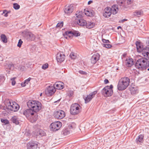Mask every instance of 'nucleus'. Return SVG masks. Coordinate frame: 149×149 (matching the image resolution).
<instances>
[{
    "label": "nucleus",
    "instance_id": "obj_50",
    "mask_svg": "<svg viewBox=\"0 0 149 149\" xmlns=\"http://www.w3.org/2000/svg\"><path fill=\"white\" fill-rule=\"evenodd\" d=\"M15 78H13L11 79V80L12 81V84L13 86H14L15 85L16 82L15 80Z\"/></svg>",
    "mask_w": 149,
    "mask_h": 149
},
{
    "label": "nucleus",
    "instance_id": "obj_38",
    "mask_svg": "<svg viewBox=\"0 0 149 149\" xmlns=\"http://www.w3.org/2000/svg\"><path fill=\"white\" fill-rule=\"evenodd\" d=\"M10 13V10L7 11L6 10H3V13H1V14L3 15V14H4V16L5 17H7L8 16V14Z\"/></svg>",
    "mask_w": 149,
    "mask_h": 149
},
{
    "label": "nucleus",
    "instance_id": "obj_62",
    "mask_svg": "<svg viewBox=\"0 0 149 149\" xmlns=\"http://www.w3.org/2000/svg\"><path fill=\"white\" fill-rule=\"evenodd\" d=\"M127 20V19H123V20H121V22L122 23H123V22H124L125 21H126Z\"/></svg>",
    "mask_w": 149,
    "mask_h": 149
},
{
    "label": "nucleus",
    "instance_id": "obj_47",
    "mask_svg": "<svg viewBox=\"0 0 149 149\" xmlns=\"http://www.w3.org/2000/svg\"><path fill=\"white\" fill-rule=\"evenodd\" d=\"M23 42L22 41L21 39H20L19 40L17 46L18 47H20L21 46V45L22 43Z\"/></svg>",
    "mask_w": 149,
    "mask_h": 149
},
{
    "label": "nucleus",
    "instance_id": "obj_45",
    "mask_svg": "<svg viewBox=\"0 0 149 149\" xmlns=\"http://www.w3.org/2000/svg\"><path fill=\"white\" fill-rule=\"evenodd\" d=\"M127 55V54L126 53H124L122 56L121 58L122 59H123V61H124V60H125L126 58V56Z\"/></svg>",
    "mask_w": 149,
    "mask_h": 149
},
{
    "label": "nucleus",
    "instance_id": "obj_64",
    "mask_svg": "<svg viewBox=\"0 0 149 149\" xmlns=\"http://www.w3.org/2000/svg\"><path fill=\"white\" fill-rule=\"evenodd\" d=\"M148 44L149 45V38H148Z\"/></svg>",
    "mask_w": 149,
    "mask_h": 149
},
{
    "label": "nucleus",
    "instance_id": "obj_53",
    "mask_svg": "<svg viewBox=\"0 0 149 149\" xmlns=\"http://www.w3.org/2000/svg\"><path fill=\"white\" fill-rule=\"evenodd\" d=\"M75 124L74 123H72L69 126L70 128V129H73L75 128Z\"/></svg>",
    "mask_w": 149,
    "mask_h": 149
},
{
    "label": "nucleus",
    "instance_id": "obj_37",
    "mask_svg": "<svg viewBox=\"0 0 149 149\" xmlns=\"http://www.w3.org/2000/svg\"><path fill=\"white\" fill-rule=\"evenodd\" d=\"M62 133L64 135H67L70 133V132L68 129H65L63 130Z\"/></svg>",
    "mask_w": 149,
    "mask_h": 149
},
{
    "label": "nucleus",
    "instance_id": "obj_19",
    "mask_svg": "<svg viewBox=\"0 0 149 149\" xmlns=\"http://www.w3.org/2000/svg\"><path fill=\"white\" fill-rule=\"evenodd\" d=\"M64 84L61 82H58L56 83L53 85L54 86H55V88L57 89H61L64 88Z\"/></svg>",
    "mask_w": 149,
    "mask_h": 149
},
{
    "label": "nucleus",
    "instance_id": "obj_60",
    "mask_svg": "<svg viewBox=\"0 0 149 149\" xmlns=\"http://www.w3.org/2000/svg\"><path fill=\"white\" fill-rule=\"evenodd\" d=\"M93 1L92 0H90L88 2V5H90L91 3L93 2Z\"/></svg>",
    "mask_w": 149,
    "mask_h": 149
},
{
    "label": "nucleus",
    "instance_id": "obj_42",
    "mask_svg": "<svg viewBox=\"0 0 149 149\" xmlns=\"http://www.w3.org/2000/svg\"><path fill=\"white\" fill-rule=\"evenodd\" d=\"M103 46L107 48H110L112 47L111 45L108 44H104L103 45Z\"/></svg>",
    "mask_w": 149,
    "mask_h": 149
},
{
    "label": "nucleus",
    "instance_id": "obj_61",
    "mask_svg": "<svg viewBox=\"0 0 149 149\" xmlns=\"http://www.w3.org/2000/svg\"><path fill=\"white\" fill-rule=\"evenodd\" d=\"M3 59L2 57L0 56V61H3Z\"/></svg>",
    "mask_w": 149,
    "mask_h": 149
},
{
    "label": "nucleus",
    "instance_id": "obj_7",
    "mask_svg": "<svg viewBox=\"0 0 149 149\" xmlns=\"http://www.w3.org/2000/svg\"><path fill=\"white\" fill-rule=\"evenodd\" d=\"M101 93L104 96L109 97L112 95L113 91L112 89H109L108 86H105L102 90Z\"/></svg>",
    "mask_w": 149,
    "mask_h": 149
},
{
    "label": "nucleus",
    "instance_id": "obj_21",
    "mask_svg": "<svg viewBox=\"0 0 149 149\" xmlns=\"http://www.w3.org/2000/svg\"><path fill=\"white\" fill-rule=\"evenodd\" d=\"M135 44L136 45L137 52L139 53H141L143 51V50L144 48V47H143V46L141 45L140 42L138 41H136V42Z\"/></svg>",
    "mask_w": 149,
    "mask_h": 149
},
{
    "label": "nucleus",
    "instance_id": "obj_16",
    "mask_svg": "<svg viewBox=\"0 0 149 149\" xmlns=\"http://www.w3.org/2000/svg\"><path fill=\"white\" fill-rule=\"evenodd\" d=\"M35 135L39 137L44 136L45 135V132L43 130L40 129H38L36 130L35 132Z\"/></svg>",
    "mask_w": 149,
    "mask_h": 149
},
{
    "label": "nucleus",
    "instance_id": "obj_5",
    "mask_svg": "<svg viewBox=\"0 0 149 149\" xmlns=\"http://www.w3.org/2000/svg\"><path fill=\"white\" fill-rule=\"evenodd\" d=\"M81 107L79 104L75 103L72 104L70 109L71 114L74 115L78 114L81 112Z\"/></svg>",
    "mask_w": 149,
    "mask_h": 149
},
{
    "label": "nucleus",
    "instance_id": "obj_57",
    "mask_svg": "<svg viewBox=\"0 0 149 149\" xmlns=\"http://www.w3.org/2000/svg\"><path fill=\"white\" fill-rule=\"evenodd\" d=\"M109 80L107 79H105L104 80V83L105 84H107L109 83Z\"/></svg>",
    "mask_w": 149,
    "mask_h": 149
},
{
    "label": "nucleus",
    "instance_id": "obj_23",
    "mask_svg": "<svg viewBox=\"0 0 149 149\" xmlns=\"http://www.w3.org/2000/svg\"><path fill=\"white\" fill-rule=\"evenodd\" d=\"M143 14V12L142 10H136L133 13V15L134 16L139 17Z\"/></svg>",
    "mask_w": 149,
    "mask_h": 149
},
{
    "label": "nucleus",
    "instance_id": "obj_29",
    "mask_svg": "<svg viewBox=\"0 0 149 149\" xmlns=\"http://www.w3.org/2000/svg\"><path fill=\"white\" fill-rule=\"evenodd\" d=\"M82 13L81 11H79L78 13V11H77V13L75 14L76 17V22L78 20V19H82Z\"/></svg>",
    "mask_w": 149,
    "mask_h": 149
},
{
    "label": "nucleus",
    "instance_id": "obj_15",
    "mask_svg": "<svg viewBox=\"0 0 149 149\" xmlns=\"http://www.w3.org/2000/svg\"><path fill=\"white\" fill-rule=\"evenodd\" d=\"M65 56L64 54L58 53L56 55V60L58 62L61 63L65 60Z\"/></svg>",
    "mask_w": 149,
    "mask_h": 149
},
{
    "label": "nucleus",
    "instance_id": "obj_11",
    "mask_svg": "<svg viewBox=\"0 0 149 149\" xmlns=\"http://www.w3.org/2000/svg\"><path fill=\"white\" fill-rule=\"evenodd\" d=\"M38 143L34 141H30L27 144V149H37Z\"/></svg>",
    "mask_w": 149,
    "mask_h": 149
},
{
    "label": "nucleus",
    "instance_id": "obj_24",
    "mask_svg": "<svg viewBox=\"0 0 149 149\" xmlns=\"http://www.w3.org/2000/svg\"><path fill=\"white\" fill-rule=\"evenodd\" d=\"M143 137L144 135L143 134L139 135L136 140V142L138 144L140 143H142L143 141Z\"/></svg>",
    "mask_w": 149,
    "mask_h": 149
},
{
    "label": "nucleus",
    "instance_id": "obj_39",
    "mask_svg": "<svg viewBox=\"0 0 149 149\" xmlns=\"http://www.w3.org/2000/svg\"><path fill=\"white\" fill-rule=\"evenodd\" d=\"M84 12L85 14L87 16H91L92 15V13L91 12H90L89 10H87L86 11V9H85Z\"/></svg>",
    "mask_w": 149,
    "mask_h": 149
},
{
    "label": "nucleus",
    "instance_id": "obj_41",
    "mask_svg": "<svg viewBox=\"0 0 149 149\" xmlns=\"http://www.w3.org/2000/svg\"><path fill=\"white\" fill-rule=\"evenodd\" d=\"M70 56L71 59H75L76 57V54L72 52L70 54Z\"/></svg>",
    "mask_w": 149,
    "mask_h": 149
},
{
    "label": "nucleus",
    "instance_id": "obj_49",
    "mask_svg": "<svg viewBox=\"0 0 149 149\" xmlns=\"http://www.w3.org/2000/svg\"><path fill=\"white\" fill-rule=\"evenodd\" d=\"M82 75H86L87 74V73L85 71L82 70H80L78 71Z\"/></svg>",
    "mask_w": 149,
    "mask_h": 149
},
{
    "label": "nucleus",
    "instance_id": "obj_48",
    "mask_svg": "<svg viewBox=\"0 0 149 149\" xmlns=\"http://www.w3.org/2000/svg\"><path fill=\"white\" fill-rule=\"evenodd\" d=\"M63 22H62L60 23H58L57 25L56 26L57 27H60L61 28L63 26Z\"/></svg>",
    "mask_w": 149,
    "mask_h": 149
},
{
    "label": "nucleus",
    "instance_id": "obj_4",
    "mask_svg": "<svg viewBox=\"0 0 149 149\" xmlns=\"http://www.w3.org/2000/svg\"><path fill=\"white\" fill-rule=\"evenodd\" d=\"M5 104L8 109L13 111H16L19 108L18 104L12 100H7L5 102Z\"/></svg>",
    "mask_w": 149,
    "mask_h": 149
},
{
    "label": "nucleus",
    "instance_id": "obj_12",
    "mask_svg": "<svg viewBox=\"0 0 149 149\" xmlns=\"http://www.w3.org/2000/svg\"><path fill=\"white\" fill-rule=\"evenodd\" d=\"M97 91H95L90 93L89 95L84 98L85 103H87L89 102L95 96V95L97 93Z\"/></svg>",
    "mask_w": 149,
    "mask_h": 149
},
{
    "label": "nucleus",
    "instance_id": "obj_9",
    "mask_svg": "<svg viewBox=\"0 0 149 149\" xmlns=\"http://www.w3.org/2000/svg\"><path fill=\"white\" fill-rule=\"evenodd\" d=\"M36 113L32 109V108H29L25 110L23 112V114L25 115L26 117L28 118H33V116L34 115V114Z\"/></svg>",
    "mask_w": 149,
    "mask_h": 149
},
{
    "label": "nucleus",
    "instance_id": "obj_51",
    "mask_svg": "<svg viewBox=\"0 0 149 149\" xmlns=\"http://www.w3.org/2000/svg\"><path fill=\"white\" fill-rule=\"evenodd\" d=\"M73 94V92L72 91H69L68 93V95L70 97H72Z\"/></svg>",
    "mask_w": 149,
    "mask_h": 149
},
{
    "label": "nucleus",
    "instance_id": "obj_27",
    "mask_svg": "<svg viewBox=\"0 0 149 149\" xmlns=\"http://www.w3.org/2000/svg\"><path fill=\"white\" fill-rule=\"evenodd\" d=\"M95 24L94 23L91 22H86V24H85V26H86V28L88 29H91L93 28L95 26Z\"/></svg>",
    "mask_w": 149,
    "mask_h": 149
},
{
    "label": "nucleus",
    "instance_id": "obj_2",
    "mask_svg": "<svg viewBox=\"0 0 149 149\" xmlns=\"http://www.w3.org/2000/svg\"><path fill=\"white\" fill-rule=\"evenodd\" d=\"M27 105L29 108L32 109L36 113L38 112L42 108V104L38 101H30L27 102Z\"/></svg>",
    "mask_w": 149,
    "mask_h": 149
},
{
    "label": "nucleus",
    "instance_id": "obj_14",
    "mask_svg": "<svg viewBox=\"0 0 149 149\" xmlns=\"http://www.w3.org/2000/svg\"><path fill=\"white\" fill-rule=\"evenodd\" d=\"M144 58L149 60V47H146L141 52Z\"/></svg>",
    "mask_w": 149,
    "mask_h": 149
},
{
    "label": "nucleus",
    "instance_id": "obj_3",
    "mask_svg": "<svg viewBox=\"0 0 149 149\" xmlns=\"http://www.w3.org/2000/svg\"><path fill=\"white\" fill-rule=\"evenodd\" d=\"M130 83V79L128 77H123L119 80L118 85V88L119 91L125 90L128 86Z\"/></svg>",
    "mask_w": 149,
    "mask_h": 149
},
{
    "label": "nucleus",
    "instance_id": "obj_52",
    "mask_svg": "<svg viewBox=\"0 0 149 149\" xmlns=\"http://www.w3.org/2000/svg\"><path fill=\"white\" fill-rule=\"evenodd\" d=\"M107 11V12H111V8L110 7H107L105 8L104 10V12Z\"/></svg>",
    "mask_w": 149,
    "mask_h": 149
},
{
    "label": "nucleus",
    "instance_id": "obj_17",
    "mask_svg": "<svg viewBox=\"0 0 149 149\" xmlns=\"http://www.w3.org/2000/svg\"><path fill=\"white\" fill-rule=\"evenodd\" d=\"M123 62H125L126 65L127 67H130L133 64V59L132 58L127 57Z\"/></svg>",
    "mask_w": 149,
    "mask_h": 149
},
{
    "label": "nucleus",
    "instance_id": "obj_26",
    "mask_svg": "<svg viewBox=\"0 0 149 149\" xmlns=\"http://www.w3.org/2000/svg\"><path fill=\"white\" fill-rule=\"evenodd\" d=\"M72 36V31H67L64 34V36L66 39L70 38Z\"/></svg>",
    "mask_w": 149,
    "mask_h": 149
},
{
    "label": "nucleus",
    "instance_id": "obj_13",
    "mask_svg": "<svg viewBox=\"0 0 149 149\" xmlns=\"http://www.w3.org/2000/svg\"><path fill=\"white\" fill-rule=\"evenodd\" d=\"M73 6L70 5L68 6H65L64 8V11L65 13L68 15H69L73 11Z\"/></svg>",
    "mask_w": 149,
    "mask_h": 149
},
{
    "label": "nucleus",
    "instance_id": "obj_35",
    "mask_svg": "<svg viewBox=\"0 0 149 149\" xmlns=\"http://www.w3.org/2000/svg\"><path fill=\"white\" fill-rule=\"evenodd\" d=\"M112 13L111 12H107L105 11L103 13V16L106 18L109 17L111 15V14Z\"/></svg>",
    "mask_w": 149,
    "mask_h": 149
},
{
    "label": "nucleus",
    "instance_id": "obj_8",
    "mask_svg": "<svg viewBox=\"0 0 149 149\" xmlns=\"http://www.w3.org/2000/svg\"><path fill=\"white\" fill-rule=\"evenodd\" d=\"M65 116V112L62 110H59L54 112V116L56 118L61 119L64 117Z\"/></svg>",
    "mask_w": 149,
    "mask_h": 149
},
{
    "label": "nucleus",
    "instance_id": "obj_43",
    "mask_svg": "<svg viewBox=\"0 0 149 149\" xmlns=\"http://www.w3.org/2000/svg\"><path fill=\"white\" fill-rule=\"evenodd\" d=\"M5 80V77L2 75H0V83H3Z\"/></svg>",
    "mask_w": 149,
    "mask_h": 149
},
{
    "label": "nucleus",
    "instance_id": "obj_56",
    "mask_svg": "<svg viewBox=\"0 0 149 149\" xmlns=\"http://www.w3.org/2000/svg\"><path fill=\"white\" fill-rule=\"evenodd\" d=\"M132 2V0H127V3L128 4H131Z\"/></svg>",
    "mask_w": 149,
    "mask_h": 149
},
{
    "label": "nucleus",
    "instance_id": "obj_40",
    "mask_svg": "<svg viewBox=\"0 0 149 149\" xmlns=\"http://www.w3.org/2000/svg\"><path fill=\"white\" fill-rule=\"evenodd\" d=\"M13 7L15 10H18L20 8V6L17 3H14L13 4Z\"/></svg>",
    "mask_w": 149,
    "mask_h": 149
},
{
    "label": "nucleus",
    "instance_id": "obj_46",
    "mask_svg": "<svg viewBox=\"0 0 149 149\" xmlns=\"http://www.w3.org/2000/svg\"><path fill=\"white\" fill-rule=\"evenodd\" d=\"M48 67V64L47 63H46L43 65L42 66V68L44 70H45L47 69Z\"/></svg>",
    "mask_w": 149,
    "mask_h": 149
},
{
    "label": "nucleus",
    "instance_id": "obj_10",
    "mask_svg": "<svg viewBox=\"0 0 149 149\" xmlns=\"http://www.w3.org/2000/svg\"><path fill=\"white\" fill-rule=\"evenodd\" d=\"M56 91L55 86H53L50 85L46 88L45 93L46 95L48 96H51L54 94Z\"/></svg>",
    "mask_w": 149,
    "mask_h": 149
},
{
    "label": "nucleus",
    "instance_id": "obj_20",
    "mask_svg": "<svg viewBox=\"0 0 149 149\" xmlns=\"http://www.w3.org/2000/svg\"><path fill=\"white\" fill-rule=\"evenodd\" d=\"M26 38L30 41L34 40H35V36L31 32H29L26 34Z\"/></svg>",
    "mask_w": 149,
    "mask_h": 149
},
{
    "label": "nucleus",
    "instance_id": "obj_18",
    "mask_svg": "<svg viewBox=\"0 0 149 149\" xmlns=\"http://www.w3.org/2000/svg\"><path fill=\"white\" fill-rule=\"evenodd\" d=\"M100 55L97 53L93 54L91 58V61L93 64H95L99 59Z\"/></svg>",
    "mask_w": 149,
    "mask_h": 149
},
{
    "label": "nucleus",
    "instance_id": "obj_30",
    "mask_svg": "<svg viewBox=\"0 0 149 149\" xmlns=\"http://www.w3.org/2000/svg\"><path fill=\"white\" fill-rule=\"evenodd\" d=\"M31 78L30 77L25 80L24 82H22L21 84L22 86L23 87L25 86L26 84H28L31 80Z\"/></svg>",
    "mask_w": 149,
    "mask_h": 149
},
{
    "label": "nucleus",
    "instance_id": "obj_63",
    "mask_svg": "<svg viewBox=\"0 0 149 149\" xmlns=\"http://www.w3.org/2000/svg\"><path fill=\"white\" fill-rule=\"evenodd\" d=\"M120 28V29L122 28L120 26H119L118 27H117V29H119Z\"/></svg>",
    "mask_w": 149,
    "mask_h": 149
},
{
    "label": "nucleus",
    "instance_id": "obj_22",
    "mask_svg": "<svg viewBox=\"0 0 149 149\" xmlns=\"http://www.w3.org/2000/svg\"><path fill=\"white\" fill-rule=\"evenodd\" d=\"M111 12L113 15L116 14L118 10V6L117 5H114L112 6Z\"/></svg>",
    "mask_w": 149,
    "mask_h": 149
},
{
    "label": "nucleus",
    "instance_id": "obj_1",
    "mask_svg": "<svg viewBox=\"0 0 149 149\" xmlns=\"http://www.w3.org/2000/svg\"><path fill=\"white\" fill-rule=\"evenodd\" d=\"M148 60L144 58L139 59L136 63V67L141 70L146 68L149 66V61Z\"/></svg>",
    "mask_w": 149,
    "mask_h": 149
},
{
    "label": "nucleus",
    "instance_id": "obj_34",
    "mask_svg": "<svg viewBox=\"0 0 149 149\" xmlns=\"http://www.w3.org/2000/svg\"><path fill=\"white\" fill-rule=\"evenodd\" d=\"M80 33L77 31H72V36H75L77 37L80 36Z\"/></svg>",
    "mask_w": 149,
    "mask_h": 149
},
{
    "label": "nucleus",
    "instance_id": "obj_59",
    "mask_svg": "<svg viewBox=\"0 0 149 149\" xmlns=\"http://www.w3.org/2000/svg\"><path fill=\"white\" fill-rule=\"evenodd\" d=\"M108 86L109 89H112L113 87L112 85H111L110 86Z\"/></svg>",
    "mask_w": 149,
    "mask_h": 149
},
{
    "label": "nucleus",
    "instance_id": "obj_58",
    "mask_svg": "<svg viewBox=\"0 0 149 149\" xmlns=\"http://www.w3.org/2000/svg\"><path fill=\"white\" fill-rule=\"evenodd\" d=\"M37 116L35 115V117L34 118H33V121H36L37 119Z\"/></svg>",
    "mask_w": 149,
    "mask_h": 149
},
{
    "label": "nucleus",
    "instance_id": "obj_32",
    "mask_svg": "<svg viewBox=\"0 0 149 149\" xmlns=\"http://www.w3.org/2000/svg\"><path fill=\"white\" fill-rule=\"evenodd\" d=\"M126 2V0H117V2L118 4L120 6H122L124 5Z\"/></svg>",
    "mask_w": 149,
    "mask_h": 149
},
{
    "label": "nucleus",
    "instance_id": "obj_54",
    "mask_svg": "<svg viewBox=\"0 0 149 149\" xmlns=\"http://www.w3.org/2000/svg\"><path fill=\"white\" fill-rule=\"evenodd\" d=\"M8 67L10 69H13L14 68V65L13 64H10L8 65Z\"/></svg>",
    "mask_w": 149,
    "mask_h": 149
},
{
    "label": "nucleus",
    "instance_id": "obj_44",
    "mask_svg": "<svg viewBox=\"0 0 149 149\" xmlns=\"http://www.w3.org/2000/svg\"><path fill=\"white\" fill-rule=\"evenodd\" d=\"M18 69L21 71L24 70L25 68V67L24 66L20 65H19V66H18Z\"/></svg>",
    "mask_w": 149,
    "mask_h": 149
},
{
    "label": "nucleus",
    "instance_id": "obj_36",
    "mask_svg": "<svg viewBox=\"0 0 149 149\" xmlns=\"http://www.w3.org/2000/svg\"><path fill=\"white\" fill-rule=\"evenodd\" d=\"M1 120L3 125H6L9 123V121L6 119L1 118Z\"/></svg>",
    "mask_w": 149,
    "mask_h": 149
},
{
    "label": "nucleus",
    "instance_id": "obj_31",
    "mask_svg": "<svg viewBox=\"0 0 149 149\" xmlns=\"http://www.w3.org/2000/svg\"><path fill=\"white\" fill-rule=\"evenodd\" d=\"M130 90L132 94H134L137 92V89L136 88L131 87L130 88Z\"/></svg>",
    "mask_w": 149,
    "mask_h": 149
},
{
    "label": "nucleus",
    "instance_id": "obj_6",
    "mask_svg": "<svg viewBox=\"0 0 149 149\" xmlns=\"http://www.w3.org/2000/svg\"><path fill=\"white\" fill-rule=\"evenodd\" d=\"M62 126L61 123L59 121L54 122L50 125V129L52 131H56L59 130Z\"/></svg>",
    "mask_w": 149,
    "mask_h": 149
},
{
    "label": "nucleus",
    "instance_id": "obj_55",
    "mask_svg": "<svg viewBox=\"0 0 149 149\" xmlns=\"http://www.w3.org/2000/svg\"><path fill=\"white\" fill-rule=\"evenodd\" d=\"M102 41L104 43H108L110 42L109 40H106L104 39H103Z\"/></svg>",
    "mask_w": 149,
    "mask_h": 149
},
{
    "label": "nucleus",
    "instance_id": "obj_25",
    "mask_svg": "<svg viewBox=\"0 0 149 149\" xmlns=\"http://www.w3.org/2000/svg\"><path fill=\"white\" fill-rule=\"evenodd\" d=\"M76 22L79 25L82 26H85L86 24V21L82 18L78 19Z\"/></svg>",
    "mask_w": 149,
    "mask_h": 149
},
{
    "label": "nucleus",
    "instance_id": "obj_28",
    "mask_svg": "<svg viewBox=\"0 0 149 149\" xmlns=\"http://www.w3.org/2000/svg\"><path fill=\"white\" fill-rule=\"evenodd\" d=\"M11 120L13 123L16 125L19 124V119L16 116H13L11 119Z\"/></svg>",
    "mask_w": 149,
    "mask_h": 149
},
{
    "label": "nucleus",
    "instance_id": "obj_33",
    "mask_svg": "<svg viewBox=\"0 0 149 149\" xmlns=\"http://www.w3.org/2000/svg\"><path fill=\"white\" fill-rule=\"evenodd\" d=\"M1 38L2 41L4 43H6L7 42V39L5 35L2 34L1 35Z\"/></svg>",
    "mask_w": 149,
    "mask_h": 149
}]
</instances>
